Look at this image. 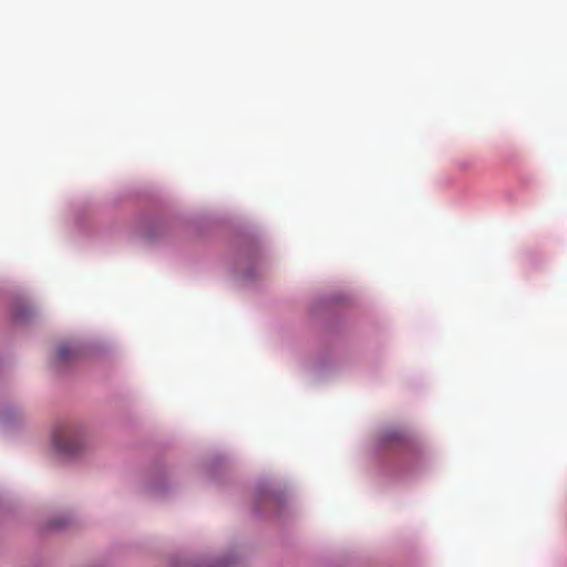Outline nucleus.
Masks as SVG:
<instances>
[{"label": "nucleus", "instance_id": "obj_1", "mask_svg": "<svg viewBox=\"0 0 567 567\" xmlns=\"http://www.w3.org/2000/svg\"><path fill=\"white\" fill-rule=\"evenodd\" d=\"M53 445L59 453L66 456H73L82 449L83 441L76 429L72 426H63L54 433Z\"/></svg>", "mask_w": 567, "mask_h": 567}, {"label": "nucleus", "instance_id": "obj_2", "mask_svg": "<svg viewBox=\"0 0 567 567\" xmlns=\"http://www.w3.org/2000/svg\"><path fill=\"white\" fill-rule=\"evenodd\" d=\"M75 355V351L70 348L68 344H61L58 349V360L63 362L68 361L69 359L73 358Z\"/></svg>", "mask_w": 567, "mask_h": 567}]
</instances>
